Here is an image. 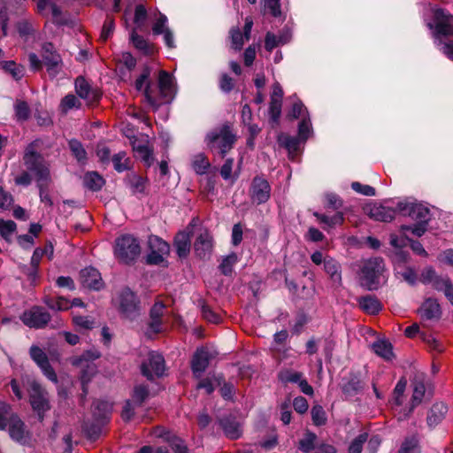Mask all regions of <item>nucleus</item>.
Wrapping results in <instances>:
<instances>
[{"instance_id":"nucleus-9","label":"nucleus","mask_w":453,"mask_h":453,"mask_svg":"<svg viewBox=\"0 0 453 453\" xmlns=\"http://www.w3.org/2000/svg\"><path fill=\"white\" fill-rule=\"evenodd\" d=\"M165 370V365L163 356L154 351L148 353L147 357L142 361L141 365L142 373L148 380L161 377Z\"/></svg>"},{"instance_id":"nucleus-56","label":"nucleus","mask_w":453,"mask_h":453,"mask_svg":"<svg viewBox=\"0 0 453 453\" xmlns=\"http://www.w3.org/2000/svg\"><path fill=\"white\" fill-rule=\"evenodd\" d=\"M237 260V256L234 253H232L224 257L221 264L219 265L221 273L225 275L231 274L233 272V267L236 264Z\"/></svg>"},{"instance_id":"nucleus-2","label":"nucleus","mask_w":453,"mask_h":453,"mask_svg":"<svg viewBox=\"0 0 453 453\" xmlns=\"http://www.w3.org/2000/svg\"><path fill=\"white\" fill-rule=\"evenodd\" d=\"M236 136L233 133L232 126L224 123L209 132L205 136V143L211 151L219 154L221 157L233 148Z\"/></svg>"},{"instance_id":"nucleus-34","label":"nucleus","mask_w":453,"mask_h":453,"mask_svg":"<svg viewBox=\"0 0 453 453\" xmlns=\"http://www.w3.org/2000/svg\"><path fill=\"white\" fill-rule=\"evenodd\" d=\"M83 183L87 188L97 191L104 186V180L96 172H88L83 177Z\"/></svg>"},{"instance_id":"nucleus-54","label":"nucleus","mask_w":453,"mask_h":453,"mask_svg":"<svg viewBox=\"0 0 453 453\" xmlns=\"http://www.w3.org/2000/svg\"><path fill=\"white\" fill-rule=\"evenodd\" d=\"M231 47L235 50L239 51L242 49L245 37L242 34L239 27H233L230 30Z\"/></svg>"},{"instance_id":"nucleus-22","label":"nucleus","mask_w":453,"mask_h":453,"mask_svg":"<svg viewBox=\"0 0 453 453\" xmlns=\"http://www.w3.org/2000/svg\"><path fill=\"white\" fill-rule=\"evenodd\" d=\"M426 388L422 382L416 383L413 388V394L411 397V407L406 410H401L398 411V419L403 420L406 419L413 411L414 408L418 405L425 395Z\"/></svg>"},{"instance_id":"nucleus-42","label":"nucleus","mask_w":453,"mask_h":453,"mask_svg":"<svg viewBox=\"0 0 453 453\" xmlns=\"http://www.w3.org/2000/svg\"><path fill=\"white\" fill-rule=\"evenodd\" d=\"M406 388L405 380H399L394 389L393 397H392V405L395 411H396V408L401 407L403 403V393Z\"/></svg>"},{"instance_id":"nucleus-4","label":"nucleus","mask_w":453,"mask_h":453,"mask_svg":"<svg viewBox=\"0 0 453 453\" xmlns=\"http://www.w3.org/2000/svg\"><path fill=\"white\" fill-rule=\"evenodd\" d=\"M100 357L101 352L99 350L90 349L84 351L81 356L72 358V365L81 369L80 379L84 393H87V385L97 372V367L94 361Z\"/></svg>"},{"instance_id":"nucleus-47","label":"nucleus","mask_w":453,"mask_h":453,"mask_svg":"<svg viewBox=\"0 0 453 453\" xmlns=\"http://www.w3.org/2000/svg\"><path fill=\"white\" fill-rule=\"evenodd\" d=\"M130 39L134 46L139 50L146 54L151 52V47L150 46L149 42L142 35H139L134 29H133L131 32Z\"/></svg>"},{"instance_id":"nucleus-48","label":"nucleus","mask_w":453,"mask_h":453,"mask_svg":"<svg viewBox=\"0 0 453 453\" xmlns=\"http://www.w3.org/2000/svg\"><path fill=\"white\" fill-rule=\"evenodd\" d=\"M81 105L80 100L75 96L69 94L61 100L59 107L64 113H66L70 110L79 109Z\"/></svg>"},{"instance_id":"nucleus-13","label":"nucleus","mask_w":453,"mask_h":453,"mask_svg":"<svg viewBox=\"0 0 453 453\" xmlns=\"http://www.w3.org/2000/svg\"><path fill=\"white\" fill-rule=\"evenodd\" d=\"M217 355L218 352L208 346L198 348L191 362V369L194 375L196 378H200L207 369L210 361L215 358Z\"/></svg>"},{"instance_id":"nucleus-32","label":"nucleus","mask_w":453,"mask_h":453,"mask_svg":"<svg viewBox=\"0 0 453 453\" xmlns=\"http://www.w3.org/2000/svg\"><path fill=\"white\" fill-rule=\"evenodd\" d=\"M358 304L365 312L372 315L378 313L382 308L380 302L372 296L360 297Z\"/></svg>"},{"instance_id":"nucleus-36","label":"nucleus","mask_w":453,"mask_h":453,"mask_svg":"<svg viewBox=\"0 0 453 453\" xmlns=\"http://www.w3.org/2000/svg\"><path fill=\"white\" fill-rule=\"evenodd\" d=\"M278 142L280 146L288 150L289 156L293 158L294 154L297 152L299 147V141L296 137L288 134H280L278 136Z\"/></svg>"},{"instance_id":"nucleus-31","label":"nucleus","mask_w":453,"mask_h":453,"mask_svg":"<svg viewBox=\"0 0 453 453\" xmlns=\"http://www.w3.org/2000/svg\"><path fill=\"white\" fill-rule=\"evenodd\" d=\"M324 270L329 275L330 279L336 284L342 281V271L340 264L334 258L326 257L325 258Z\"/></svg>"},{"instance_id":"nucleus-52","label":"nucleus","mask_w":453,"mask_h":453,"mask_svg":"<svg viewBox=\"0 0 453 453\" xmlns=\"http://www.w3.org/2000/svg\"><path fill=\"white\" fill-rule=\"evenodd\" d=\"M288 41V38H283L282 36L277 38L275 35H273L271 32H268L265 35V48L267 51L271 52L277 46L287 43Z\"/></svg>"},{"instance_id":"nucleus-49","label":"nucleus","mask_w":453,"mask_h":453,"mask_svg":"<svg viewBox=\"0 0 453 453\" xmlns=\"http://www.w3.org/2000/svg\"><path fill=\"white\" fill-rule=\"evenodd\" d=\"M317 436L315 434L306 432L303 438L299 441V449L303 452H310L316 448Z\"/></svg>"},{"instance_id":"nucleus-43","label":"nucleus","mask_w":453,"mask_h":453,"mask_svg":"<svg viewBox=\"0 0 453 453\" xmlns=\"http://www.w3.org/2000/svg\"><path fill=\"white\" fill-rule=\"evenodd\" d=\"M210 166L209 160L204 154L199 153L194 156L192 167L197 174H203Z\"/></svg>"},{"instance_id":"nucleus-53","label":"nucleus","mask_w":453,"mask_h":453,"mask_svg":"<svg viewBox=\"0 0 453 453\" xmlns=\"http://www.w3.org/2000/svg\"><path fill=\"white\" fill-rule=\"evenodd\" d=\"M221 426L226 435L231 439H237L241 435V429L237 423L231 422L228 420H222Z\"/></svg>"},{"instance_id":"nucleus-41","label":"nucleus","mask_w":453,"mask_h":453,"mask_svg":"<svg viewBox=\"0 0 453 453\" xmlns=\"http://www.w3.org/2000/svg\"><path fill=\"white\" fill-rule=\"evenodd\" d=\"M111 411V404L105 401H96L94 403V416L97 419L105 420Z\"/></svg>"},{"instance_id":"nucleus-24","label":"nucleus","mask_w":453,"mask_h":453,"mask_svg":"<svg viewBox=\"0 0 453 453\" xmlns=\"http://www.w3.org/2000/svg\"><path fill=\"white\" fill-rule=\"evenodd\" d=\"M421 318L424 319H439L441 314V306L436 299L427 298L419 310Z\"/></svg>"},{"instance_id":"nucleus-61","label":"nucleus","mask_w":453,"mask_h":453,"mask_svg":"<svg viewBox=\"0 0 453 453\" xmlns=\"http://www.w3.org/2000/svg\"><path fill=\"white\" fill-rule=\"evenodd\" d=\"M368 434L363 433L359 434L349 445V453H361L365 442L367 441Z\"/></svg>"},{"instance_id":"nucleus-38","label":"nucleus","mask_w":453,"mask_h":453,"mask_svg":"<svg viewBox=\"0 0 453 453\" xmlns=\"http://www.w3.org/2000/svg\"><path fill=\"white\" fill-rule=\"evenodd\" d=\"M43 303L53 311H66L70 308L69 301L62 296L53 298L50 296H45Z\"/></svg>"},{"instance_id":"nucleus-14","label":"nucleus","mask_w":453,"mask_h":453,"mask_svg":"<svg viewBox=\"0 0 453 453\" xmlns=\"http://www.w3.org/2000/svg\"><path fill=\"white\" fill-rule=\"evenodd\" d=\"M148 243L150 252L147 256V263L150 265L163 263L170 252L169 244L156 235L150 236Z\"/></svg>"},{"instance_id":"nucleus-25","label":"nucleus","mask_w":453,"mask_h":453,"mask_svg":"<svg viewBox=\"0 0 453 453\" xmlns=\"http://www.w3.org/2000/svg\"><path fill=\"white\" fill-rule=\"evenodd\" d=\"M9 434L13 440L19 442L24 443L27 441V433L24 429V423L17 416H10Z\"/></svg>"},{"instance_id":"nucleus-20","label":"nucleus","mask_w":453,"mask_h":453,"mask_svg":"<svg viewBox=\"0 0 453 453\" xmlns=\"http://www.w3.org/2000/svg\"><path fill=\"white\" fill-rule=\"evenodd\" d=\"M368 216L377 221L390 222L395 219V210L381 204H372L366 207Z\"/></svg>"},{"instance_id":"nucleus-6","label":"nucleus","mask_w":453,"mask_h":453,"mask_svg":"<svg viewBox=\"0 0 453 453\" xmlns=\"http://www.w3.org/2000/svg\"><path fill=\"white\" fill-rule=\"evenodd\" d=\"M396 210L403 216L422 223H428L430 220V210L423 203L408 200L401 201L396 205Z\"/></svg>"},{"instance_id":"nucleus-37","label":"nucleus","mask_w":453,"mask_h":453,"mask_svg":"<svg viewBox=\"0 0 453 453\" xmlns=\"http://www.w3.org/2000/svg\"><path fill=\"white\" fill-rule=\"evenodd\" d=\"M17 231V224L13 220L0 219V236L7 242H12V235Z\"/></svg>"},{"instance_id":"nucleus-45","label":"nucleus","mask_w":453,"mask_h":453,"mask_svg":"<svg viewBox=\"0 0 453 453\" xmlns=\"http://www.w3.org/2000/svg\"><path fill=\"white\" fill-rule=\"evenodd\" d=\"M112 163L114 169L121 173L129 168L130 159L127 157L125 151H119L113 156Z\"/></svg>"},{"instance_id":"nucleus-17","label":"nucleus","mask_w":453,"mask_h":453,"mask_svg":"<svg viewBox=\"0 0 453 453\" xmlns=\"http://www.w3.org/2000/svg\"><path fill=\"white\" fill-rule=\"evenodd\" d=\"M75 90L78 96L84 99L88 105L97 102L101 97L100 93L96 89L92 88L83 77L76 79Z\"/></svg>"},{"instance_id":"nucleus-11","label":"nucleus","mask_w":453,"mask_h":453,"mask_svg":"<svg viewBox=\"0 0 453 453\" xmlns=\"http://www.w3.org/2000/svg\"><path fill=\"white\" fill-rule=\"evenodd\" d=\"M433 23H428L430 28H434L436 34L441 35H453V16L441 8H433Z\"/></svg>"},{"instance_id":"nucleus-46","label":"nucleus","mask_w":453,"mask_h":453,"mask_svg":"<svg viewBox=\"0 0 453 453\" xmlns=\"http://www.w3.org/2000/svg\"><path fill=\"white\" fill-rule=\"evenodd\" d=\"M15 117L19 121H25L30 116V108L27 102L17 100L14 104Z\"/></svg>"},{"instance_id":"nucleus-5","label":"nucleus","mask_w":453,"mask_h":453,"mask_svg":"<svg viewBox=\"0 0 453 453\" xmlns=\"http://www.w3.org/2000/svg\"><path fill=\"white\" fill-rule=\"evenodd\" d=\"M141 253L139 241L132 234H126L115 241L114 255L122 263L129 264L134 261Z\"/></svg>"},{"instance_id":"nucleus-51","label":"nucleus","mask_w":453,"mask_h":453,"mask_svg":"<svg viewBox=\"0 0 453 453\" xmlns=\"http://www.w3.org/2000/svg\"><path fill=\"white\" fill-rule=\"evenodd\" d=\"M68 144L73 155L79 162H83L86 160L87 152L82 144L78 140H70Z\"/></svg>"},{"instance_id":"nucleus-40","label":"nucleus","mask_w":453,"mask_h":453,"mask_svg":"<svg viewBox=\"0 0 453 453\" xmlns=\"http://www.w3.org/2000/svg\"><path fill=\"white\" fill-rule=\"evenodd\" d=\"M1 65L2 68L16 81L20 80L24 76V67L16 64L14 61H3Z\"/></svg>"},{"instance_id":"nucleus-23","label":"nucleus","mask_w":453,"mask_h":453,"mask_svg":"<svg viewBox=\"0 0 453 453\" xmlns=\"http://www.w3.org/2000/svg\"><path fill=\"white\" fill-rule=\"evenodd\" d=\"M448 411L447 406L443 403H434L429 410L426 417V423L430 428L435 427L445 418Z\"/></svg>"},{"instance_id":"nucleus-29","label":"nucleus","mask_w":453,"mask_h":453,"mask_svg":"<svg viewBox=\"0 0 453 453\" xmlns=\"http://www.w3.org/2000/svg\"><path fill=\"white\" fill-rule=\"evenodd\" d=\"M164 310L165 304L161 301L156 302L150 310V328L153 333H159L161 331V317Z\"/></svg>"},{"instance_id":"nucleus-57","label":"nucleus","mask_w":453,"mask_h":453,"mask_svg":"<svg viewBox=\"0 0 453 453\" xmlns=\"http://www.w3.org/2000/svg\"><path fill=\"white\" fill-rule=\"evenodd\" d=\"M312 422L316 426H323L326 422V414L323 407L320 405H315L311 411Z\"/></svg>"},{"instance_id":"nucleus-33","label":"nucleus","mask_w":453,"mask_h":453,"mask_svg":"<svg viewBox=\"0 0 453 453\" xmlns=\"http://www.w3.org/2000/svg\"><path fill=\"white\" fill-rule=\"evenodd\" d=\"M174 246L180 257H185L190 250V237L187 233H180L174 239Z\"/></svg>"},{"instance_id":"nucleus-21","label":"nucleus","mask_w":453,"mask_h":453,"mask_svg":"<svg viewBox=\"0 0 453 453\" xmlns=\"http://www.w3.org/2000/svg\"><path fill=\"white\" fill-rule=\"evenodd\" d=\"M194 246L198 257L201 258L209 257L213 247L211 235L207 231H203L196 238Z\"/></svg>"},{"instance_id":"nucleus-19","label":"nucleus","mask_w":453,"mask_h":453,"mask_svg":"<svg viewBox=\"0 0 453 453\" xmlns=\"http://www.w3.org/2000/svg\"><path fill=\"white\" fill-rule=\"evenodd\" d=\"M81 280L83 287L94 290H99L104 287L101 274L94 267H87L81 271Z\"/></svg>"},{"instance_id":"nucleus-3","label":"nucleus","mask_w":453,"mask_h":453,"mask_svg":"<svg viewBox=\"0 0 453 453\" xmlns=\"http://www.w3.org/2000/svg\"><path fill=\"white\" fill-rule=\"evenodd\" d=\"M385 264L380 257H372L366 260L360 275L361 285L368 290L377 289L382 281H385Z\"/></svg>"},{"instance_id":"nucleus-7","label":"nucleus","mask_w":453,"mask_h":453,"mask_svg":"<svg viewBox=\"0 0 453 453\" xmlns=\"http://www.w3.org/2000/svg\"><path fill=\"white\" fill-rule=\"evenodd\" d=\"M119 311L128 319H133L139 314V300L136 295L126 288L122 289L117 298Z\"/></svg>"},{"instance_id":"nucleus-60","label":"nucleus","mask_w":453,"mask_h":453,"mask_svg":"<svg viewBox=\"0 0 453 453\" xmlns=\"http://www.w3.org/2000/svg\"><path fill=\"white\" fill-rule=\"evenodd\" d=\"M149 389L146 386L138 385L134 388V392L132 395L133 401L141 405L148 397Z\"/></svg>"},{"instance_id":"nucleus-8","label":"nucleus","mask_w":453,"mask_h":453,"mask_svg":"<svg viewBox=\"0 0 453 453\" xmlns=\"http://www.w3.org/2000/svg\"><path fill=\"white\" fill-rule=\"evenodd\" d=\"M153 76V67L146 65L143 67L141 74L134 81L136 90L143 92L147 102L154 106L157 104L155 97L156 86L152 84L151 78Z\"/></svg>"},{"instance_id":"nucleus-12","label":"nucleus","mask_w":453,"mask_h":453,"mask_svg":"<svg viewBox=\"0 0 453 453\" xmlns=\"http://www.w3.org/2000/svg\"><path fill=\"white\" fill-rule=\"evenodd\" d=\"M21 321L30 328H43L50 320V314L41 306H33L20 316Z\"/></svg>"},{"instance_id":"nucleus-64","label":"nucleus","mask_w":453,"mask_h":453,"mask_svg":"<svg viewBox=\"0 0 453 453\" xmlns=\"http://www.w3.org/2000/svg\"><path fill=\"white\" fill-rule=\"evenodd\" d=\"M311 130V124L309 117L303 118L298 127V135L300 139L306 140Z\"/></svg>"},{"instance_id":"nucleus-35","label":"nucleus","mask_w":453,"mask_h":453,"mask_svg":"<svg viewBox=\"0 0 453 453\" xmlns=\"http://www.w3.org/2000/svg\"><path fill=\"white\" fill-rule=\"evenodd\" d=\"M43 59L49 69L57 66L60 63V56L56 53L52 43H45L42 46Z\"/></svg>"},{"instance_id":"nucleus-10","label":"nucleus","mask_w":453,"mask_h":453,"mask_svg":"<svg viewBox=\"0 0 453 453\" xmlns=\"http://www.w3.org/2000/svg\"><path fill=\"white\" fill-rule=\"evenodd\" d=\"M30 403L33 409L39 414L50 409L48 393L35 380L27 381Z\"/></svg>"},{"instance_id":"nucleus-26","label":"nucleus","mask_w":453,"mask_h":453,"mask_svg":"<svg viewBox=\"0 0 453 453\" xmlns=\"http://www.w3.org/2000/svg\"><path fill=\"white\" fill-rule=\"evenodd\" d=\"M363 383L357 375L351 374L342 385V390L346 398L353 397L361 392Z\"/></svg>"},{"instance_id":"nucleus-1","label":"nucleus","mask_w":453,"mask_h":453,"mask_svg":"<svg viewBox=\"0 0 453 453\" xmlns=\"http://www.w3.org/2000/svg\"><path fill=\"white\" fill-rule=\"evenodd\" d=\"M42 145V141L41 139H36L29 143L25 150L23 160L27 170L35 175L41 202L49 207H52L53 202L49 191L51 182L49 165L38 152Z\"/></svg>"},{"instance_id":"nucleus-59","label":"nucleus","mask_w":453,"mask_h":453,"mask_svg":"<svg viewBox=\"0 0 453 453\" xmlns=\"http://www.w3.org/2000/svg\"><path fill=\"white\" fill-rule=\"evenodd\" d=\"M422 339L432 351L441 353L444 350V346L432 334H422Z\"/></svg>"},{"instance_id":"nucleus-18","label":"nucleus","mask_w":453,"mask_h":453,"mask_svg":"<svg viewBox=\"0 0 453 453\" xmlns=\"http://www.w3.org/2000/svg\"><path fill=\"white\" fill-rule=\"evenodd\" d=\"M132 146L135 157L141 158L146 165L150 166L153 162L152 151L149 147L148 136L134 137Z\"/></svg>"},{"instance_id":"nucleus-39","label":"nucleus","mask_w":453,"mask_h":453,"mask_svg":"<svg viewBox=\"0 0 453 453\" xmlns=\"http://www.w3.org/2000/svg\"><path fill=\"white\" fill-rule=\"evenodd\" d=\"M223 381V376L220 374H213L211 377L201 380L197 385V388H203L207 394L214 391V386H220Z\"/></svg>"},{"instance_id":"nucleus-30","label":"nucleus","mask_w":453,"mask_h":453,"mask_svg":"<svg viewBox=\"0 0 453 453\" xmlns=\"http://www.w3.org/2000/svg\"><path fill=\"white\" fill-rule=\"evenodd\" d=\"M432 287L435 290L442 292L445 297L453 305V283L448 276L440 275Z\"/></svg>"},{"instance_id":"nucleus-28","label":"nucleus","mask_w":453,"mask_h":453,"mask_svg":"<svg viewBox=\"0 0 453 453\" xmlns=\"http://www.w3.org/2000/svg\"><path fill=\"white\" fill-rule=\"evenodd\" d=\"M153 77L157 78V87L160 94L164 96H168L173 88V78L169 73L165 70H160L157 73L153 72Z\"/></svg>"},{"instance_id":"nucleus-16","label":"nucleus","mask_w":453,"mask_h":453,"mask_svg":"<svg viewBox=\"0 0 453 453\" xmlns=\"http://www.w3.org/2000/svg\"><path fill=\"white\" fill-rule=\"evenodd\" d=\"M250 198L257 204L268 201L271 195V187L265 179L255 177L250 186Z\"/></svg>"},{"instance_id":"nucleus-27","label":"nucleus","mask_w":453,"mask_h":453,"mask_svg":"<svg viewBox=\"0 0 453 453\" xmlns=\"http://www.w3.org/2000/svg\"><path fill=\"white\" fill-rule=\"evenodd\" d=\"M372 349L377 356L382 357L386 361H390L395 357L393 346L388 340L379 339L375 341L372 344Z\"/></svg>"},{"instance_id":"nucleus-50","label":"nucleus","mask_w":453,"mask_h":453,"mask_svg":"<svg viewBox=\"0 0 453 453\" xmlns=\"http://www.w3.org/2000/svg\"><path fill=\"white\" fill-rule=\"evenodd\" d=\"M398 453H419L418 440L416 436H411L404 440Z\"/></svg>"},{"instance_id":"nucleus-55","label":"nucleus","mask_w":453,"mask_h":453,"mask_svg":"<svg viewBox=\"0 0 453 453\" xmlns=\"http://www.w3.org/2000/svg\"><path fill=\"white\" fill-rule=\"evenodd\" d=\"M302 377L303 374L301 372L289 369L283 370L279 373V379L284 383H299Z\"/></svg>"},{"instance_id":"nucleus-63","label":"nucleus","mask_w":453,"mask_h":453,"mask_svg":"<svg viewBox=\"0 0 453 453\" xmlns=\"http://www.w3.org/2000/svg\"><path fill=\"white\" fill-rule=\"evenodd\" d=\"M147 16H148V13H147V10H146L145 6L142 4L136 5L135 11H134V22L136 24V26L138 27H141L142 26L144 25V23L147 19Z\"/></svg>"},{"instance_id":"nucleus-58","label":"nucleus","mask_w":453,"mask_h":453,"mask_svg":"<svg viewBox=\"0 0 453 453\" xmlns=\"http://www.w3.org/2000/svg\"><path fill=\"white\" fill-rule=\"evenodd\" d=\"M30 357L38 366L49 362L46 353L38 346L33 345L30 348Z\"/></svg>"},{"instance_id":"nucleus-44","label":"nucleus","mask_w":453,"mask_h":453,"mask_svg":"<svg viewBox=\"0 0 453 453\" xmlns=\"http://www.w3.org/2000/svg\"><path fill=\"white\" fill-rule=\"evenodd\" d=\"M127 182L133 194H142L144 192L146 181L142 177L132 174L128 176Z\"/></svg>"},{"instance_id":"nucleus-15","label":"nucleus","mask_w":453,"mask_h":453,"mask_svg":"<svg viewBox=\"0 0 453 453\" xmlns=\"http://www.w3.org/2000/svg\"><path fill=\"white\" fill-rule=\"evenodd\" d=\"M407 259V253L402 250L397 251L394 258L395 272L398 277L403 279V280L406 281L410 285H414L417 280V273L412 268L403 266V264Z\"/></svg>"},{"instance_id":"nucleus-62","label":"nucleus","mask_w":453,"mask_h":453,"mask_svg":"<svg viewBox=\"0 0 453 453\" xmlns=\"http://www.w3.org/2000/svg\"><path fill=\"white\" fill-rule=\"evenodd\" d=\"M281 106L282 101L276 99L270 100L269 113L271 119L273 122H277L279 120L281 114Z\"/></svg>"}]
</instances>
